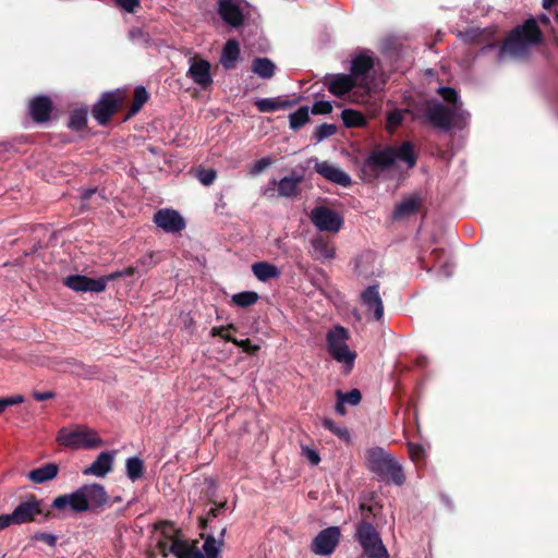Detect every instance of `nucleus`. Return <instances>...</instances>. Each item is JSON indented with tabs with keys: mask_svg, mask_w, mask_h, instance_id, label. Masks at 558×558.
I'll use <instances>...</instances> for the list:
<instances>
[{
	"mask_svg": "<svg viewBox=\"0 0 558 558\" xmlns=\"http://www.w3.org/2000/svg\"><path fill=\"white\" fill-rule=\"evenodd\" d=\"M57 441L60 446L73 449H94L102 445V439L90 428L77 426L73 430L62 427L58 432Z\"/></svg>",
	"mask_w": 558,
	"mask_h": 558,
	"instance_id": "nucleus-7",
	"label": "nucleus"
},
{
	"mask_svg": "<svg viewBox=\"0 0 558 558\" xmlns=\"http://www.w3.org/2000/svg\"><path fill=\"white\" fill-rule=\"evenodd\" d=\"M330 355L337 362L344 364L345 373H349L352 371V368L354 366V361L356 359V353L354 351H351L348 345H345L343 348H338L337 350H333V352L330 353Z\"/></svg>",
	"mask_w": 558,
	"mask_h": 558,
	"instance_id": "nucleus-34",
	"label": "nucleus"
},
{
	"mask_svg": "<svg viewBox=\"0 0 558 558\" xmlns=\"http://www.w3.org/2000/svg\"><path fill=\"white\" fill-rule=\"evenodd\" d=\"M349 339L348 330L342 326H336L333 329L329 330L326 336L327 349L329 354L337 350L338 348H343L347 344V340Z\"/></svg>",
	"mask_w": 558,
	"mask_h": 558,
	"instance_id": "nucleus-28",
	"label": "nucleus"
},
{
	"mask_svg": "<svg viewBox=\"0 0 558 558\" xmlns=\"http://www.w3.org/2000/svg\"><path fill=\"white\" fill-rule=\"evenodd\" d=\"M232 509H233V505L229 507L227 501H214L213 506L208 510V513L211 514L213 517H218L221 513H223L226 510L231 511Z\"/></svg>",
	"mask_w": 558,
	"mask_h": 558,
	"instance_id": "nucleus-53",
	"label": "nucleus"
},
{
	"mask_svg": "<svg viewBox=\"0 0 558 558\" xmlns=\"http://www.w3.org/2000/svg\"><path fill=\"white\" fill-rule=\"evenodd\" d=\"M361 301L367 311L373 313L374 320H381L384 317V303L379 293V284L367 287L361 293Z\"/></svg>",
	"mask_w": 558,
	"mask_h": 558,
	"instance_id": "nucleus-18",
	"label": "nucleus"
},
{
	"mask_svg": "<svg viewBox=\"0 0 558 558\" xmlns=\"http://www.w3.org/2000/svg\"><path fill=\"white\" fill-rule=\"evenodd\" d=\"M558 0H543V8L549 10Z\"/></svg>",
	"mask_w": 558,
	"mask_h": 558,
	"instance_id": "nucleus-63",
	"label": "nucleus"
},
{
	"mask_svg": "<svg viewBox=\"0 0 558 558\" xmlns=\"http://www.w3.org/2000/svg\"><path fill=\"white\" fill-rule=\"evenodd\" d=\"M422 205V197L413 194L400 202L393 210V219L399 220L415 215Z\"/></svg>",
	"mask_w": 558,
	"mask_h": 558,
	"instance_id": "nucleus-23",
	"label": "nucleus"
},
{
	"mask_svg": "<svg viewBox=\"0 0 558 558\" xmlns=\"http://www.w3.org/2000/svg\"><path fill=\"white\" fill-rule=\"evenodd\" d=\"M189 75L203 89H206L213 83L210 63L204 59H194L189 69Z\"/></svg>",
	"mask_w": 558,
	"mask_h": 558,
	"instance_id": "nucleus-22",
	"label": "nucleus"
},
{
	"mask_svg": "<svg viewBox=\"0 0 558 558\" xmlns=\"http://www.w3.org/2000/svg\"><path fill=\"white\" fill-rule=\"evenodd\" d=\"M367 468L387 482L401 486L405 475L401 464L395 457L380 447H373L365 453Z\"/></svg>",
	"mask_w": 558,
	"mask_h": 558,
	"instance_id": "nucleus-5",
	"label": "nucleus"
},
{
	"mask_svg": "<svg viewBox=\"0 0 558 558\" xmlns=\"http://www.w3.org/2000/svg\"><path fill=\"white\" fill-rule=\"evenodd\" d=\"M254 276L262 282H267L270 279L278 278L280 270L274 264L267 262H257L252 265Z\"/></svg>",
	"mask_w": 558,
	"mask_h": 558,
	"instance_id": "nucleus-29",
	"label": "nucleus"
},
{
	"mask_svg": "<svg viewBox=\"0 0 558 558\" xmlns=\"http://www.w3.org/2000/svg\"><path fill=\"white\" fill-rule=\"evenodd\" d=\"M323 426L343 440H349L350 433L347 428L338 426L331 418H325Z\"/></svg>",
	"mask_w": 558,
	"mask_h": 558,
	"instance_id": "nucleus-45",
	"label": "nucleus"
},
{
	"mask_svg": "<svg viewBox=\"0 0 558 558\" xmlns=\"http://www.w3.org/2000/svg\"><path fill=\"white\" fill-rule=\"evenodd\" d=\"M15 524V519L13 517V512L10 514H2L0 515V531L4 530L5 527Z\"/></svg>",
	"mask_w": 558,
	"mask_h": 558,
	"instance_id": "nucleus-57",
	"label": "nucleus"
},
{
	"mask_svg": "<svg viewBox=\"0 0 558 558\" xmlns=\"http://www.w3.org/2000/svg\"><path fill=\"white\" fill-rule=\"evenodd\" d=\"M422 118L433 128L445 132L450 131L453 126H458L461 122L466 120L462 113L456 112L438 100H429L426 102Z\"/></svg>",
	"mask_w": 558,
	"mask_h": 558,
	"instance_id": "nucleus-6",
	"label": "nucleus"
},
{
	"mask_svg": "<svg viewBox=\"0 0 558 558\" xmlns=\"http://www.w3.org/2000/svg\"><path fill=\"white\" fill-rule=\"evenodd\" d=\"M121 274V270L120 271H114L106 277H101L100 279H106V283L109 281V280H114V279H118V278H122V275Z\"/></svg>",
	"mask_w": 558,
	"mask_h": 558,
	"instance_id": "nucleus-62",
	"label": "nucleus"
},
{
	"mask_svg": "<svg viewBox=\"0 0 558 558\" xmlns=\"http://www.w3.org/2000/svg\"><path fill=\"white\" fill-rule=\"evenodd\" d=\"M126 100V93L123 89H114L104 93L99 100L93 106L92 114L100 125H106L112 116L118 112Z\"/></svg>",
	"mask_w": 558,
	"mask_h": 558,
	"instance_id": "nucleus-8",
	"label": "nucleus"
},
{
	"mask_svg": "<svg viewBox=\"0 0 558 558\" xmlns=\"http://www.w3.org/2000/svg\"><path fill=\"white\" fill-rule=\"evenodd\" d=\"M340 536L341 532L338 526L324 529L313 539L311 549L314 554L319 556L331 555L339 544Z\"/></svg>",
	"mask_w": 558,
	"mask_h": 558,
	"instance_id": "nucleus-13",
	"label": "nucleus"
},
{
	"mask_svg": "<svg viewBox=\"0 0 558 558\" xmlns=\"http://www.w3.org/2000/svg\"><path fill=\"white\" fill-rule=\"evenodd\" d=\"M336 132L337 126L335 124L323 123L316 129L315 137L317 141H323L326 137L332 136Z\"/></svg>",
	"mask_w": 558,
	"mask_h": 558,
	"instance_id": "nucleus-47",
	"label": "nucleus"
},
{
	"mask_svg": "<svg viewBox=\"0 0 558 558\" xmlns=\"http://www.w3.org/2000/svg\"><path fill=\"white\" fill-rule=\"evenodd\" d=\"M53 111V104L49 96L39 95L29 100L28 112L36 123L48 122Z\"/></svg>",
	"mask_w": 558,
	"mask_h": 558,
	"instance_id": "nucleus-17",
	"label": "nucleus"
},
{
	"mask_svg": "<svg viewBox=\"0 0 558 558\" xmlns=\"http://www.w3.org/2000/svg\"><path fill=\"white\" fill-rule=\"evenodd\" d=\"M396 160L405 162L409 168L416 165L417 155L411 142H403L399 147L386 145L373 149L362 165L363 179L368 182L377 180L381 172L396 163Z\"/></svg>",
	"mask_w": 558,
	"mask_h": 558,
	"instance_id": "nucleus-2",
	"label": "nucleus"
},
{
	"mask_svg": "<svg viewBox=\"0 0 558 558\" xmlns=\"http://www.w3.org/2000/svg\"><path fill=\"white\" fill-rule=\"evenodd\" d=\"M222 541L217 542L215 537L207 536L203 544V557L204 558H219Z\"/></svg>",
	"mask_w": 558,
	"mask_h": 558,
	"instance_id": "nucleus-39",
	"label": "nucleus"
},
{
	"mask_svg": "<svg viewBox=\"0 0 558 558\" xmlns=\"http://www.w3.org/2000/svg\"><path fill=\"white\" fill-rule=\"evenodd\" d=\"M54 397V393L52 391H34L33 392V398L36 400V401H46V400H50Z\"/></svg>",
	"mask_w": 558,
	"mask_h": 558,
	"instance_id": "nucleus-58",
	"label": "nucleus"
},
{
	"mask_svg": "<svg viewBox=\"0 0 558 558\" xmlns=\"http://www.w3.org/2000/svg\"><path fill=\"white\" fill-rule=\"evenodd\" d=\"M276 65L268 58H255L252 61V72L262 78H271L275 75Z\"/></svg>",
	"mask_w": 558,
	"mask_h": 558,
	"instance_id": "nucleus-33",
	"label": "nucleus"
},
{
	"mask_svg": "<svg viewBox=\"0 0 558 558\" xmlns=\"http://www.w3.org/2000/svg\"><path fill=\"white\" fill-rule=\"evenodd\" d=\"M408 451L411 460L416 466H422L425 463V450L418 444H409Z\"/></svg>",
	"mask_w": 558,
	"mask_h": 558,
	"instance_id": "nucleus-43",
	"label": "nucleus"
},
{
	"mask_svg": "<svg viewBox=\"0 0 558 558\" xmlns=\"http://www.w3.org/2000/svg\"><path fill=\"white\" fill-rule=\"evenodd\" d=\"M199 182L206 186L210 185L217 178V172L214 169H199L196 173Z\"/></svg>",
	"mask_w": 558,
	"mask_h": 558,
	"instance_id": "nucleus-48",
	"label": "nucleus"
},
{
	"mask_svg": "<svg viewBox=\"0 0 558 558\" xmlns=\"http://www.w3.org/2000/svg\"><path fill=\"white\" fill-rule=\"evenodd\" d=\"M445 251L442 248H435L430 255H434L435 257H440L441 255H444Z\"/></svg>",
	"mask_w": 558,
	"mask_h": 558,
	"instance_id": "nucleus-64",
	"label": "nucleus"
},
{
	"mask_svg": "<svg viewBox=\"0 0 558 558\" xmlns=\"http://www.w3.org/2000/svg\"><path fill=\"white\" fill-rule=\"evenodd\" d=\"M310 219L319 231L336 233L343 226V218L326 206H317L312 209Z\"/></svg>",
	"mask_w": 558,
	"mask_h": 558,
	"instance_id": "nucleus-12",
	"label": "nucleus"
},
{
	"mask_svg": "<svg viewBox=\"0 0 558 558\" xmlns=\"http://www.w3.org/2000/svg\"><path fill=\"white\" fill-rule=\"evenodd\" d=\"M274 160L270 157L262 158L257 161H255L250 168H248V174L255 177L259 173H262L265 169H267L269 166H271Z\"/></svg>",
	"mask_w": 558,
	"mask_h": 558,
	"instance_id": "nucleus-46",
	"label": "nucleus"
},
{
	"mask_svg": "<svg viewBox=\"0 0 558 558\" xmlns=\"http://www.w3.org/2000/svg\"><path fill=\"white\" fill-rule=\"evenodd\" d=\"M153 221L167 233H179L186 227L184 218L171 208L157 210L154 214Z\"/></svg>",
	"mask_w": 558,
	"mask_h": 558,
	"instance_id": "nucleus-14",
	"label": "nucleus"
},
{
	"mask_svg": "<svg viewBox=\"0 0 558 558\" xmlns=\"http://www.w3.org/2000/svg\"><path fill=\"white\" fill-rule=\"evenodd\" d=\"M336 397L340 398L344 403H349L351 405H357L362 400V393L356 388L350 390L349 392L337 390Z\"/></svg>",
	"mask_w": 558,
	"mask_h": 558,
	"instance_id": "nucleus-44",
	"label": "nucleus"
},
{
	"mask_svg": "<svg viewBox=\"0 0 558 558\" xmlns=\"http://www.w3.org/2000/svg\"><path fill=\"white\" fill-rule=\"evenodd\" d=\"M437 94L442 98L444 102H446L447 107L458 113H462L465 118L469 117V113L463 109V102L454 88L441 86L437 89Z\"/></svg>",
	"mask_w": 558,
	"mask_h": 558,
	"instance_id": "nucleus-24",
	"label": "nucleus"
},
{
	"mask_svg": "<svg viewBox=\"0 0 558 558\" xmlns=\"http://www.w3.org/2000/svg\"><path fill=\"white\" fill-rule=\"evenodd\" d=\"M295 101L282 100L280 98H263L255 101V106L259 112H274L279 109L293 107Z\"/></svg>",
	"mask_w": 558,
	"mask_h": 558,
	"instance_id": "nucleus-31",
	"label": "nucleus"
},
{
	"mask_svg": "<svg viewBox=\"0 0 558 558\" xmlns=\"http://www.w3.org/2000/svg\"><path fill=\"white\" fill-rule=\"evenodd\" d=\"M117 5L124 9L126 12L133 13L140 7V0H114Z\"/></svg>",
	"mask_w": 558,
	"mask_h": 558,
	"instance_id": "nucleus-55",
	"label": "nucleus"
},
{
	"mask_svg": "<svg viewBox=\"0 0 558 558\" xmlns=\"http://www.w3.org/2000/svg\"><path fill=\"white\" fill-rule=\"evenodd\" d=\"M225 341L235 344L236 347L241 348L243 352L250 355L256 354V352H258L260 349L258 344H253L250 339L238 340L233 336H227L225 337Z\"/></svg>",
	"mask_w": 558,
	"mask_h": 558,
	"instance_id": "nucleus-41",
	"label": "nucleus"
},
{
	"mask_svg": "<svg viewBox=\"0 0 558 558\" xmlns=\"http://www.w3.org/2000/svg\"><path fill=\"white\" fill-rule=\"evenodd\" d=\"M303 180L304 175L302 173L292 171L290 175L283 177L279 181H277L276 179L269 181V185L264 191V195L267 197H274L275 187L277 186V196L294 198L299 196L301 192L300 185L303 182Z\"/></svg>",
	"mask_w": 558,
	"mask_h": 558,
	"instance_id": "nucleus-11",
	"label": "nucleus"
},
{
	"mask_svg": "<svg viewBox=\"0 0 558 558\" xmlns=\"http://www.w3.org/2000/svg\"><path fill=\"white\" fill-rule=\"evenodd\" d=\"M87 125V109L78 108L71 112L68 128L73 131H83Z\"/></svg>",
	"mask_w": 558,
	"mask_h": 558,
	"instance_id": "nucleus-37",
	"label": "nucleus"
},
{
	"mask_svg": "<svg viewBox=\"0 0 558 558\" xmlns=\"http://www.w3.org/2000/svg\"><path fill=\"white\" fill-rule=\"evenodd\" d=\"M303 453L305 456V458L313 464V465H316L319 463L320 461V457L318 454V452L314 449H311V448H303Z\"/></svg>",
	"mask_w": 558,
	"mask_h": 558,
	"instance_id": "nucleus-56",
	"label": "nucleus"
},
{
	"mask_svg": "<svg viewBox=\"0 0 558 558\" xmlns=\"http://www.w3.org/2000/svg\"><path fill=\"white\" fill-rule=\"evenodd\" d=\"M314 169L318 174H320L329 182L336 183L343 187H347L351 184L350 175L340 168L329 163L328 161L316 162Z\"/></svg>",
	"mask_w": 558,
	"mask_h": 558,
	"instance_id": "nucleus-20",
	"label": "nucleus"
},
{
	"mask_svg": "<svg viewBox=\"0 0 558 558\" xmlns=\"http://www.w3.org/2000/svg\"><path fill=\"white\" fill-rule=\"evenodd\" d=\"M403 121V114L399 110L391 111L387 116V129L392 131L395 128L399 126Z\"/></svg>",
	"mask_w": 558,
	"mask_h": 558,
	"instance_id": "nucleus-52",
	"label": "nucleus"
},
{
	"mask_svg": "<svg viewBox=\"0 0 558 558\" xmlns=\"http://www.w3.org/2000/svg\"><path fill=\"white\" fill-rule=\"evenodd\" d=\"M459 37L466 44H482L484 32L480 28H469L464 32H459Z\"/></svg>",
	"mask_w": 558,
	"mask_h": 558,
	"instance_id": "nucleus-42",
	"label": "nucleus"
},
{
	"mask_svg": "<svg viewBox=\"0 0 558 558\" xmlns=\"http://www.w3.org/2000/svg\"><path fill=\"white\" fill-rule=\"evenodd\" d=\"M542 40L543 33L537 22L534 19H529L508 34L500 46L499 56L526 57L530 48L538 45Z\"/></svg>",
	"mask_w": 558,
	"mask_h": 558,
	"instance_id": "nucleus-4",
	"label": "nucleus"
},
{
	"mask_svg": "<svg viewBox=\"0 0 558 558\" xmlns=\"http://www.w3.org/2000/svg\"><path fill=\"white\" fill-rule=\"evenodd\" d=\"M380 509L381 505L377 493L375 490H363L360 497V510L363 520L355 525L354 537L367 558H389V553L379 533L372 523L367 522V519L376 518Z\"/></svg>",
	"mask_w": 558,
	"mask_h": 558,
	"instance_id": "nucleus-1",
	"label": "nucleus"
},
{
	"mask_svg": "<svg viewBox=\"0 0 558 558\" xmlns=\"http://www.w3.org/2000/svg\"><path fill=\"white\" fill-rule=\"evenodd\" d=\"M58 471L59 468L56 463H47L40 468L29 471L26 476L35 484H44L47 481L54 478Z\"/></svg>",
	"mask_w": 558,
	"mask_h": 558,
	"instance_id": "nucleus-27",
	"label": "nucleus"
},
{
	"mask_svg": "<svg viewBox=\"0 0 558 558\" xmlns=\"http://www.w3.org/2000/svg\"><path fill=\"white\" fill-rule=\"evenodd\" d=\"M136 269H137V267H135V266H129V267L124 268L123 270H121L120 275H122V277H130L136 272Z\"/></svg>",
	"mask_w": 558,
	"mask_h": 558,
	"instance_id": "nucleus-61",
	"label": "nucleus"
},
{
	"mask_svg": "<svg viewBox=\"0 0 558 558\" xmlns=\"http://www.w3.org/2000/svg\"><path fill=\"white\" fill-rule=\"evenodd\" d=\"M310 120L308 107H300L295 112L289 116L290 128L292 130L301 129Z\"/></svg>",
	"mask_w": 558,
	"mask_h": 558,
	"instance_id": "nucleus-40",
	"label": "nucleus"
},
{
	"mask_svg": "<svg viewBox=\"0 0 558 558\" xmlns=\"http://www.w3.org/2000/svg\"><path fill=\"white\" fill-rule=\"evenodd\" d=\"M148 99L149 94L146 88L144 86H136L134 89L133 101L124 117V121H128L136 113H138L143 106L148 101Z\"/></svg>",
	"mask_w": 558,
	"mask_h": 558,
	"instance_id": "nucleus-32",
	"label": "nucleus"
},
{
	"mask_svg": "<svg viewBox=\"0 0 558 558\" xmlns=\"http://www.w3.org/2000/svg\"><path fill=\"white\" fill-rule=\"evenodd\" d=\"M113 454L104 451L97 459L84 471L85 474H93L97 476H105L112 466Z\"/></svg>",
	"mask_w": 558,
	"mask_h": 558,
	"instance_id": "nucleus-26",
	"label": "nucleus"
},
{
	"mask_svg": "<svg viewBox=\"0 0 558 558\" xmlns=\"http://www.w3.org/2000/svg\"><path fill=\"white\" fill-rule=\"evenodd\" d=\"M259 299V295L255 291H243L236 294H233L231 298V303L239 307H250L254 305Z\"/></svg>",
	"mask_w": 558,
	"mask_h": 558,
	"instance_id": "nucleus-38",
	"label": "nucleus"
},
{
	"mask_svg": "<svg viewBox=\"0 0 558 558\" xmlns=\"http://www.w3.org/2000/svg\"><path fill=\"white\" fill-rule=\"evenodd\" d=\"M323 83L333 96L339 98L349 94L355 87H359V84L353 80V76L343 73L328 74L324 77Z\"/></svg>",
	"mask_w": 558,
	"mask_h": 558,
	"instance_id": "nucleus-15",
	"label": "nucleus"
},
{
	"mask_svg": "<svg viewBox=\"0 0 558 558\" xmlns=\"http://www.w3.org/2000/svg\"><path fill=\"white\" fill-rule=\"evenodd\" d=\"M137 265L148 266L153 265V254H148L136 262Z\"/></svg>",
	"mask_w": 558,
	"mask_h": 558,
	"instance_id": "nucleus-60",
	"label": "nucleus"
},
{
	"mask_svg": "<svg viewBox=\"0 0 558 558\" xmlns=\"http://www.w3.org/2000/svg\"><path fill=\"white\" fill-rule=\"evenodd\" d=\"M312 255L315 259H331L335 257V246L325 236L318 235L311 240Z\"/></svg>",
	"mask_w": 558,
	"mask_h": 558,
	"instance_id": "nucleus-25",
	"label": "nucleus"
},
{
	"mask_svg": "<svg viewBox=\"0 0 558 558\" xmlns=\"http://www.w3.org/2000/svg\"><path fill=\"white\" fill-rule=\"evenodd\" d=\"M126 476L135 482L143 477L145 473V464L144 461L138 457H131L126 459L125 462Z\"/></svg>",
	"mask_w": 558,
	"mask_h": 558,
	"instance_id": "nucleus-35",
	"label": "nucleus"
},
{
	"mask_svg": "<svg viewBox=\"0 0 558 558\" xmlns=\"http://www.w3.org/2000/svg\"><path fill=\"white\" fill-rule=\"evenodd\" d=\"M86 490H75L73 494L60 496L53 500V507L63 509L70 507V511L75 513L88 509V501L85 495Z\"/></svg>",
	"mask_w": 558,
	"mask_h": 558,
	"instance_id": "nucleus-21",
	"label": "nucleus"
},
{
	"mask_svg": "<svg viewBox=\"0 0 558 558\" xmlns=\"http://www.w3.org/2000/svg\"><path fill=\"white\" fill-rule=\"evenodd\" d=\"M226 331H238V327L234 324H228L226 326H215L210 329L211 337H220L225 340V337L231 336Z\"/></svg>",
	"mask_w": 558,
	"mask_h": 558,
	"instance_id": "nucleus-49",
	"label": "nucleus"
},
{
	"mask_svg": "<svg viewBox=\"0 0 558 558\" xmlns=\"http://www.w3.org/2000/svg\"><path fill=\"white\" fill-rule=\"evenodd\" d=\"M335 411L337 414L343 416L347 414V409L344 407V402L340 399V398H337V402H336V405H335Z\"/></svg>",
	"mask_w": 558,
	"mask_h": 558,
	"instance_id": "nucleus-59",
	"label": "nucleus"
},
{
	"mask_svg": "<svg viewBox=\"0 0 558 558\" xmlns=\"http://www.w3.org/2000/svg\"><path fill=\"white\" fill-rule=\"evenodd\" d=\"M332 111V105L327 100L315 101L312 107L313 114H328Z\"/></svg>",
	"mask_w": 558,
	"mask_h": 558,
	"instance_id": "nucleus-50",
	"label": "nucleus"
},
{
	"mask_svg": "<svg viewBox=\"0 0 558 558\" xmlns=\"http://www.w3.org/2000/svg\"><path fill=\"white\" fill-rule=\"evenodd\" d=\"M50 515V507L43 500L34 497L20 502L13 510L15 524H24L28 522H43Z\"/></svg>",
	"mask_w": 558,
	"mask_h": 558,
	"instance_id": "nucleus-9",
	"label": "nucleus"
},
{
	"mask_svg": "<svg viewBox=\"0 0 558 558\" xmlns=\"http://www.w3.org/2000/svg\"><path fill=\"white\" fill-rule=\"evenodd\" d=\"M162 557L173 555L175 558H204L195 543L181 539L179 530L171 522H159L153 535Z\"/></svg>",
	"mask_w": 558,
	"mask_h": 558,
	"instance_id": "nucleus-3",
	"label": "nucleus"
},
{
	"mask_svg": "<svg viewBox=\"0 0 558 558\" xmlns=\"http://www.w3.org/2000/svg\"><path fill=\"white\" fill-rule=\"evenodd\" d=\"M341 119L347 128H362L366 124V118L353 109H344L341 112Z\"/></svg>",
	"mask_w": 558,
	"mask_h": 558,
	"instance_id": "nucleus-36",
	"label": "nucleus"
},
{
	"mask_svg": "<svg viewBox=\"0 0 558 558\" xmlns=\"http://www.w3.org/2000/svg\"><path fill=\"white\" fill-rule=\"evenodd\" d=\"M63 284L76 292H102L106 279H94L83 275H71L63 279Z\"/></svg>",
	"mask_w": 558,
	"mask_h": 558,
	"instance_id": "nucleus-16",
	"label": "nucleus"
},
{
	"mask_svg": "<svg viewBox=\"0 0 558 558\" xmlns=\"http://www.w3.org/2000/svg\"><path fill=\"white\" fill-rule=\"evenodd\" d=\"M33 538L35 541L44 542V543L48 544L49 546H54L57 543V536L53 534H50V533L38 532V533L34 534Z\"/></svg>",
	"mask_w": 558,
	"mask_h": 558,
	"instance_id": "nucleus-54",
	"label": "nucleus"
},
{
	"mask_svg": "<svg viewBox=\"0 0 558 558\" xmlns=\"http://www.w3.org/2000/svg\"><path fill=\"white\" fill-rule=\"evenodd\" d=\"M374 58L366 53L361 52L353 57L350 66V75L359 84V88L364 90L363 98L367 97L371 92V83L374 77H371V72L374 69ZM361 101H364L362 99Z\"/></svg>",
	"mask_w": 558,
	"mask_h": 558,
	"instance_id": "nucleus-10",
	"label": "nucleus"
},
{
	"mask_svg": "<svg viewBox=\"0 0 558 558\" xmlns=\"http://www.w3.org/2000/svg\"><path fill=\"white\" fill-rule=\"evenodd\" d=\"M217 12L221 20L231 27L238 28L244 23V15L235 0H219Z\"/></svg>",
	"mask_w": 558,
	"mask_h": 558,
	"instance_id": "nucleus-19",
	"label": "nucleus"
},
{
	"mask_svg": "<svg viewBox=\"0 0 558 558\" xmlns=\"http://www.w3.org/2000/svg\"><path fill=\"white\" fill-rule=\"evenodd\" d=\"M240 56V46L235 39H229L221 53V64L226 70H231L235 66V62Z\"/></svg>",
	"mask_w": 558,
	"mask_h": 558,
	"instance_id": "nucleus-30",
	"label": "nucleus"
},
{
	"mask_svg": "<svg viewBox=\"0 0 558 558\" xmlns=\"http://www.w3.org/2000/svg\"><path fill=\"white\" fill-rule=\"evenodd\" d=\"M24 402L22 395H15L7 398H0V414L4 412L8 407L21 404Z\"/></svg>",
	"mask_w": 558,
	"mask_h": 558,
	"instance_id": "nucleus-51",
	"label": "nucleus"
}]
</instances>
